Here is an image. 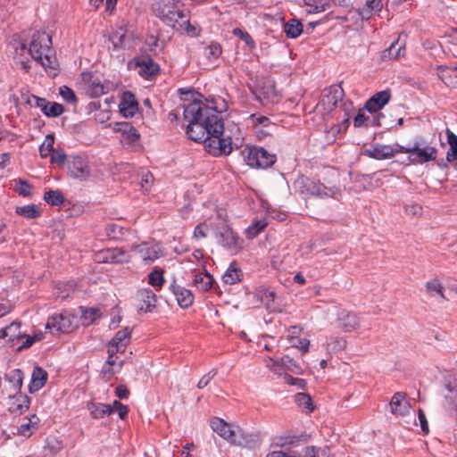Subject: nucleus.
I'll list each match as a JSON object with an SVG mask.
<instances>
[{"label":"nucleus","instance_id":"1","mask_svg":"<svg viewBox=\"0 0 457 457\" xmlns=\"http://www.w3.org/2000/svg\"><path fill=\"white\" fill-rule=\"evenodd\" d=\"M184 120L188 122L186 133L195 142L204 143L205 150L213 156L229 154L233 145L231 137L227 134L221 112L202 101L195 100L183 106Z\"/></svg>","mask_w":457,"mask_h":457},{"label":"nucleus","instance_id":"2","mask_svg":"<svg viewBox=\"0 0 457 457\" xmlns=\"http://www.w3.org/2000/svg\"><path fill=\"white\" fill-rule=\"evenodd\" d=\"M152 9L158 18L177 31L192 37L198 35V29L190 23L188 12L179 0H156Z\"/></svg>","mask_w":457,"mask_h":457},{"label":"nucleus","instance_id":"3","mask_svg":"<svg viewBox=\"0 0 457 457\" xmlns=\"http://www.w3.org/2000/svg\"><path fill=\"white\" fill-rule=\"evenodd\" d=\"M51 37L43 31H35L29 45V54L46 71L55 70L56 60L53 56Z\"/></svg>","mask_w":457,"mask_h":457},{"label":"nucleus","instance_id":"4","mask_svg":"<svg viewBox=\"0 0 457 457\" xmlns=\"http://www.w3.org/2000/svg\"><path fill=\"white\" fill-rule=\"evenodd\" d=\"M295 187L303 195H316L321 198H336L339 194L338 187H327L305 176L299 177L295 182Z\"/></svg>","mask_w":457,"mask_h":457},{"label":"nucleus","instance_id":"5","mask_svg":"<svg viewBox=\"0 0 457 457\" xmlns=\"http://www.w3.org/2000/svg\"><path fill=\"white\" fill-rule=\"evenodd\" d=\"M241 155L245 162L252 168L266 169L276 162V155L263 147L245 146L241 151Z\"/></svg>","mask_w":457,"mask_h":457},{"label":"nucleus","instance_id":"6","mask_svg":"<svg viewBox=\"0 0 457 457\" xmlns=\"http://www.w3.org/2000/svg\"><path fill=\"white\" fill-rule=\"evenodd\" d=\"M80 87L90 97H99L109 90V84L100 74L89 71L81 73Z\"/></svg>","mask_w":457,"mask_h":457},{"label":"nucleus","instance_id":"7","mask_svg":"<svg viewBox=\"0 0 457 457\" xmlns=\"http://www.w3.org/2000/svg\"><path fill=\"white\" fill-rule=\"evenodd\" d=\"M344 96L343 88L339 86H331L325 89L321 99L316 104V111L322 114L329 113L337 106V103L341 101Z\"/></svg>","mask_w":457,"mask_h":457},{"label":"nucleus","instance_id":"8","mask_svg":"<svg viewBox=\"0 0 457 457\" xmlns=\"http://www.w3.org/2000/svg\"><path fill=\"white\" fill-rule=\"evenodd\" d=\"M219 236L221 245L232 254H237L242 250L244 240L228 225H223Z\"/></svg>","mask_w":457,"mask_h":457},{"label":"nucleus","instance_id":"9","mask_svg":"<svg viewBox=\"0 0 457 457\" xmlns=\"http://www.w3.org/2000/svg\"><path fill=\"white\" fill-rule=\"evenodd\" d=\"M46 328L51 333H69L74 328L72 317L67 313L55 314L48 318Z\"/></svg>","mask_w":457,"mask_h":457},{"label":"nucleus","instance_id":"10","mask_svg":"<svg viewBox=\"0 0 457 457\" xmlns=\"http://www.w3.org/2000/svg\"><path fill=\"white\" fill-rule=\"evenodd\" d=\"M437 156L436 147L429 145L420 146L419 143H415L411 147V154L409 155L410 162L413 163H425L435 161Z\"/></svg>","mask_w":457,"mask_h":457},{"label":"nucleus","instance_id":"11","mask_svg":"<svg viewBox=\"0 0 457 457\" xmlns=\"http://www.w3.org/2000/svg\"><path fill=\"white\" fill-rule=\"evenodd\" d=\"M131 332L132 330L129 327L119 330L108 345V354L124 353L131 341Z\"/></svg>","mask_w":457,"mask_h":457},{"label":"nucleus","instance_id":"12","mask_svg":"<svg viewBox=\"0 0 457 457\" xmlns=\"http://www.w3.org/2000/svg\"><path fill=\"white\" fill-rule=\"evenodd\" d=\"M132 249L146 262H153L163 254L161 245L157 243L144 242L133 245Z\"/></svg>","mask_w":457,"mask_h":457},{"label":"nucleus","instance_id":"13","mask_svg":"<svg viewBox=\"0 0 457 457\" xmlns=\"http://www.w3.org/2000/svg\"><path fill=\"white\" fill-rule=\"evenodd\" d=\"M69 174L80 180L87 179L90 176V167L86 159L80 156H73L68 162Z\"/></svg>","mask_w":457,"mask_h":457},{"label":"nucleus","instance_id":"14","mask_svg":"<svg viewBox=\"0 0 457 457\" xmlns=\"http://www.w3.org/2000/svg\"><path fill=\"white\" fill-rule=\"evenodd\" d=\"M390 411L395 416H406L410 414L411 405L403 392H396L389 403Z\"/></svg>","mask_w":457,"mask_h":457},{"label":"nucleus","instance_id":"15","mask_svg":"<svg viewBox=\"0 0 457 457\" xmlns=\"http://www.w3.org/2000/svg\"><path fill=\"white\" fill-rule=\"evenodd\" d=\"M169 289L172 292L178 304L181 308L186 309L193 304L195 299L194 295L189 289L179 285L175 278H173Z\"/></svg>","mask_w":457,"mask_h":457},{"label":"nucleus","instance_id":"16","mask_svg":"<svg viewBox=\"0 0 457 457\" xmlns=\"http://www.w3.org/2000/svg\"><path fill=\"white\" fill-rule=\"evenodd\" d=\"M211 427L213 431L222 438L228 440V442L236 443L237 434L236 431L232 428V425L227 423L220 418L215 417L211 420Z\"/></svg>","mask_w":457,"mask_h":457},{"label":"nucleus","instance_id":"17","mask_svg":"<svg viewBox=\"0 0 457 457\" xmlns=\"http://www.w3.org/2000/svg\"><path fill=\"white\" fill-rule=\"evenodd\" d=\"M338 326L345 332H352L359 328L360 320L356 313L343 310L337 315Z\"/></svg>","mask_w":457,"mask_h":457},{"label":"nucleus","instance_id":"18","mask_svg":"<svg viewBox=\"0 0 457 457\" xmlns=\"http://www.w3.org/2000/svg\"><path fill=\"white\" fill-rule=\"evenodd\" d=\"M391 98L390 90H383L374 94L365 104V109L370 113L382 109Z\"/></svg>","mask_w":457,"mask_h":457},{"label":"nucleus","instance_id":"19","mask_svg":"<svg viewBox=\"0 0 457 457\" xmlns=\"http://www.w3.org/2000/svg\"><path fill=\"white\" fill-rule=\"evenodd\" d=\"M99 262H128L129 261V253L122 248L107 249L101 252L99 254Z\"/></svg>","mask_w":457,"mask_h":457},{"label":"nucleus","instance_id":"20","mask_svg":"<svg viewBox=\"0 0 457 457\" xmlns=\"http://www.w3.org/2000/svg\"><path fill=\"white\" fill-rule=\"evenodd\" d=\"M363 154L376 160H386L394 157L393 146L389 145H373L363 151Z\"/></svg>","mask_w":457,"mask_h":457},{"label":"nucleus","instance_id":"21","mask_svg":"<svg viewBox=\"0 0 457 457\" xmlns=\"http://www.w3.org/2000/svg\"><path fill=\"white\" fill-rule=\"evenodd\" d=\"M114 129L121 133L120 141L125 144H134L139 139V133L129 122H118L115 124Z\"/></svg>","mask_w":457,"mask_h":457},{"label":"nucleus","instance_id":"22","mask_svg":"<svg viewBox=\"0 0 457 457\" xmlns=\"http://www.w3.org/2000/svg\"><path fill=\"white\" fill-rule=\"evenodd\" d=\"M29 396L19 392L11 397L9 410L12 413L22 414L29 408Z\"/></svg>","mask_w":457,"mask_h":457},{"label":"nucleus","instance_id":"23","mask_svg":"<svg viewBox=\"0 0 457 457\" xmlns=\"http://www.w3.org/2000/svg\"><path fill=\"white\" fill-rule=\"evenodd\" d=\"M137 298L142 304L139 307L140 311L145 312H152L156 306V295L149 288H142L137 292Z\"/></svg>","mask_w":457,"mask_h":457},{"label":"nucleus","instance_id":"24","mask_svg":"<svg viewBox=\"0 0 457 457\" xmlns=\"http://www.w3.org/2000/svg\"><path fill=\"white\" fill-rule=\"evenodd\" d=\"M257 295L269 312H277L281 311L279 304L276 302L275 292L261 287Z\"/></svg>","mask_w":457,"mask_h":457},{"label":"nucleus","instance_id":"25","mask_svg":"<svg viewBox=\"0 0 457 457\" xmlns=\"http://www.w3.org/2000/svg\"><path fill=\"white\" fill-rule=\"evenodd\" d=\"M405 53V46L403 43H401L399 38L391 43L390 46L380 54L381 61H388L392 59H397L403 56Z\"/></svg>","mask_w":457,"mask_h":457},{"label":"nucleus","instance_id":"26","mask_svg":"<svg viewBox=\"0 0 457 457\" xmlns=\"http://www.w3.org/2000/svg\"><path fill=\"white\" fill-rule=\"evenodd\" d=\"M39 419L36 415L25 418L23 422L17 428V435L23 437H29L37 429Z\"/></svg>","mask_w":457,"mask_h":457},{"label":"nucleus","instance_id":"27","mask_svg":"<svg viewBox=\"0 0 457 457\" xmlns=\"http://www.w3.org/2000/svg\"><path fill=\"white\" fill-rule=\"evenodd\" d=\"M47 380V372L41 367L36 366L32 371L31 380L29 385L30 393L38 391Z\"/></svg>","mask_w":457,"mask_h":457},{"label":"nucleus","instance_id":"28","mask_svg":"<svg viewBox=\"0 0 457 457\" xmlns=\"http://www.w3.org/2000/svg\"><path fill=\"white\" fill-rule=\"evenodd\" d=\"M137 65L139 68L138 73L145 77L150 78L155 75L159 71V66L151 58L142 57L137 61Z\"/></svg>","mask_w":457,"mask_h":457},{"label":"nucleus","instance_id":"29","mask_svg":"<svg viewBox=\"0 0 457 457\" xmlns=\"http://www.w3.org/2000/svg\"><path fill=\"white\" fill-rule=\"evenodd\" d=\"M138 104L132 94H124L123 100L120 104V111L124 117H132L137 111Z\"/></svg>","mask_w":457,"mask_h":457},{"label":"nucleus","instance_id":"30","mask_svg":"<svg viewBox=\"0 0 457 457\" xmlns=\"http://www.w3.org/2000/svg\"><path fill=\"white\" fill-rule=\"evenodd\" d=\"M91 417L93 419H103L113 412L111 404L101 403H88L87 406Z\"/></svg>","mask_w":457,"mask_h":457},{"label":"nucleus","instance_id":"31","mask_svg":"<svg viewBox=\"0 0 457 457\" xmlns=\"http://www.w3.org/2000/svg\"><path fill=\"white\" fill-rule=\"evenodd\" d=\"M212 277L206 271H198L194 274L193 284L202 291H208L212 287Z\"/></svg>","mask_w":457,"mask_h":457},{"label":"nucleus","instance_id":"32","mask_svg":"<svg viewBox=\"0 0 457 457\" xmlns=\"http://www.w3.org/2000/svg\"><path fill=\"white\" fill-rule=\"evenodd\" d=\"M22 337L21 331V324L19 322H12L9 326L0 329V339L8 337V340L13 342Z\"/></svg>","mask_w":457,"mask_h":457},{"label":"nucleus","instance_id":"33","mask_svg":"<svg viewBox=\"0 0 457 457\" xmlns=\"http://www.w3.org/2000/svg\"><path fill=\"white\" fill-rule=\"evenodd\" d=\"M242 271L239 268H237L236 262H232L225 274L222 277V280L224 283L228 285H234L241 280Z\"/></svg>","mask_w":457,"mask_h":457},{"label":"nucleus","instance_id":"34","mask_svg":"<svg viewBox=\"0 0 457 457\" xmlns=\"http://www.w3.org/2000/svg\"><path fill=\"white\" fill-rule=\"evenodd\" d=\"M164 283L165 278L163 277V270L155 266L148 274V284L156 290H161Z\"/></svg>","mask_w":457,"mask_h":457},{"label":"nucleus","instance_id":"35","mask_svg":"<svg viewBox=\"0 0 457 457\" xmlns=\"http://www.w3.org/2000/svg\"><path fill=\"white\" fill-rule=\"evenodd\" d=\"M446 137L447 143L450 145L449 150L446 153V161L452 162L457 160V136L447 129Z\"/></svg>","mask_w":457,"mask_h":457},{"label":"nucleus","instance_id":"36","mask_svg":"<svg viewBox=\"0 0 457 457\" xmlns=\"http://www.w3.org/2000/svg\"><path fill=\"white\" fill-rule=\"evenodd\" d=\"M284 31L287 37L296 38L303 32V25L300 21L291 19L285 24Z\"/></svg>","mask_w":457,"mask_h":457},{"label":"nucleus","instance_id":"37","mask_svg":"<svg viewBox=\"0 0 457 457\" xmlns=\"http://www.w3.org/2000/svg\"><path fill=\"white\" fill-rule=\"evenodd\" d=\"M268 222L266 219L254 220L252 224L245 229V236L249 239L256 237L266 227Z\"/></svg>","mask_w":457,"mask_h":457},{"label":"nucleus","instance_id":"38","mask_svg":"<svg viewBox=\"0 0 457 457\" xmlns=\"http://www.w3.org/2000/svg\"><path fill=\"white\" fill-rule=\"evenodd\" d=\"M16 213L27 219H36L41 214L38 206L33 204L17 207Z\"/></svg>","mask_w":457,"mask_h":457},{"label":"nucleus","instance_id":"39","mask_svg":"<svg viewBox=\"0 0 457 457\" xmlns=\"http://www.w3.org/2000/svg\"><path fill=\"white\" fill-rule=\"evenodd\" d=\"M248 120L254 129H257L258 127L262 129H268L269 127L274 126V123H272L267 116L258 113L251 114L248 117Z\"/></svg>","mask_w":457,"mask_h":457},{"label":"nucleus","instance_id":"40","mask_svg":"<svg viewBox=\"0 0 457 457\" xmlns=\"http://www.w3.org/2000/svg\"><path fill=\"white\" fill-rule=\"evenodd\" d=\"M222 54V47L217 42H212L209 44L204 51V56L211 62L219 59Z\"/></svg>","mask_w":457,"mask_h":457},{"label":"nucleus","instance_id":"41","mask_svg":"<svg viewBox=\"0 0 457 457\" xmlns=\"http://www.w3.org/2000/svg\"><path fill=\"white\" fill-rule=\"evenodd\" d=\"M44 200L53 206H59L64 202V197L62 194L57 190H49L45 193Z\"/></svg>","mask_w":457,"mask_h":457},{"label":"nucleus","instance_id":"42","mask_svg":"<svg viewBox=\"0 0 457 457\" xmlns=\"http://www.w3.org/2000/svg\"><path fill=\"white\" fill-rule=\"evenodd\" d=\"M305 4L309 7L307 12L309 13H318L327 10L329 6V3L328 1L322 0H304Z\"/></svg>","mask_w":457,"mask_h":457},{"label":"nucleus","instance_id":"43","mask_svg":"<svg viewBox=\"0 0 457 457\" xmlns=\"http://www.w3.org/2000/svg\"><path fill=\"white\" fill-rule=\"evenodd\" d=\"M425 287L427 293L430 295H439L442 298H445L444 287L437 278L428 281L425 284Z\"/></svg>","mask_w":457,"mask_h":457},{"label":"nucleus","instance_id":"44","mask_svg":"<svg viewBox=\"0 0 457 457\" xmlns=\"http://www.w3.org/2000/svg\"><path fill=\"white\" fill-rule=\"evenodd\" d=\"M54 137L47 135L44 142L39 146V154L42 158H46L54 151Z\"/></svg>","mask_w":457,"mask_h":457},{"label":"nucleus","instance_id":"45","mask_svg":"<svg viewBox=\"0 0 457 457\" xmlns=\"http://www.w3.org/2000/svg\"><path fill=\"white\" fill-rule=\"evenodd\" d=\"M7 379L12 384V387L19 391L22 386L23 373L20 369L13 370L7 375Z\"/></svg>","mask_w":457,"mask_h":457},{"label":"nucleus","instance_id":"46","mask_svg":"<svg viewBox=\"0 0 457 457\" xmlns=\"http://www.w3.org/2000/svg\"><path fill=\"white\" fill-rule=\"evenodd\" d=\"M232 34L235 36V37H239L241 40H243L245 42V44L251 49H254L255 48V42L254 40L253 39V37H251V35L247 32V31H245L243 30L242 29L240 28H235L233 30H232Z\"/></svg>","mask_w":457,"mask_h":457},{"label":"nucleus","instance_id":"47","mask_svg":"<svg viewBox=\"0 0 457 457\" xmlns=\"http://www.w3.org/2000/svg\"><path fill=\"white\" fill-rule=\"evenodd\" d=\"M346 346V340L343 337H331L328 343L327 347L333 352H338L345 349Z\"/></svg>","mask_w":457,"mask_h":457},{"label":"nucleus","instance_id":"48","mask_svg":"<svg viewBox=\"0 0 457 457\" xmlns=\"http://www.w3.org/2000/svg\"><path fill=\"white\" fill-rule=\"evenodd\" d=\"M32 186L26 180H15V190L23 196L31 195Z\"/></svg>","mask_w":457,"mask_h":457},{"label":"nucleus","instance_id":"49","mask_svg":"<svg viewBox=\"0 0 457 457\" xmlns=\"http://www.w3.org/2000/svg\"><path fill=\"white\" fill-rule=\"evenodd\" d=\"M295 402L301 407H303L309 411H312V401L309 395L305 393H298L295 395Z\"/></svg>","mask_w":457,"mask_h":457},{"label":"nucleus","instance_id":"50","mask_svg":"<svg viewBox=\"0 0 457 457\" xmlns=\"http://www.w3.org/2000/svg\"><path fill=\"white\" fill-rule=\"evenodd\" d=\"M100 317V311L96 308L85 309L82 312V319L87 325L91 324L94 320Z\"/></svg>","mask_w":457,"mask_h":457},{"label":"nucleus","instance_id":"51","mask_svg":"<svg viewBox=\"0 0 457 457\" xmlns=\"http://www.w3.org/2000/svg\"><path fill=\"white\" fill-rule=\"evenodd\" d=\"M289 343L292 346L299 348L303 353L309 351L310 341L307 338H299L298 337H291Z\"/></svg>","mask_w":457,"mask_h":457},{"label":"nucleus","instance_id":"52","mask_svg":"<svg viewBox=\"0 0 457 457\" xmlns=\"http://www.w3.org/2000/svg\"><path fill=\"white\" fill-rule=\"evenodd\" d=\"M64 112V107L58 103H49L47 112H45V115L47 117H58Z\"/></svg>","mask_w":457,"mask_h":457},{"label":"nucleus","instance_id":"53","mask_svg":"<svg viewBox=\"0 0 457 457\" xmlns=\"http://www.w3.org/2000/svg\"><path fill=\"white\" fill-rule=\"evenodd\" d=\"M59 93L62 97L69 104H75L77 102V97L72 89H71L67 86H62L59 88Z\"/></svg>","mask_w":457,"mask_h":457},{"label":"nucleus","instance_id":"54","mask_svg":"<svg viewBox=\"0 0 457 457\" xmlns=\"http://www.w3.org/2000/svg\"><path fill=\"white\" fill-rule=\"evenodd\" d=\"M299 441H300V437L297 436H280L278 439L277 445L281 447H287L289 445H294Z\"/></svg>","mask_w":457,"mask_h":457},{"label":"nucleus","instance_id":"55","mask_svg":"<svg viewBox=\"0 0 457 457\" xmlns=\"http://www.w3.org/2000/svg\"><path fill=\"white\" fill-rule=\"evenodd\" d=\"M452 73H453V71L449 67H446V66H438L437 67L438 77L447 86L450 85L448 79L451 78Z\"/></svg>","mask_w":457,"mask_h":457},{"label":"nucleus","instance_id":"56","mask_svg":"<svg viewBox=\"0 0 457 457\" xmlns=\"http://www.w3.org/2000/svg\"><path fill=\"white\" fill-rule=\"evenodd\" d=\"M217 371L215 370H212L207 374L204 375L198 381L197 387L200 389L205 387L212 381V379L215 377Z\"/></svg>","mask_w":457,"mask_h":457},{"label":"nucleus","instance_id":"57","mask_svg":"<svg viewBox=\"0 0 457 457\" xmlns=\"http://www.w3.org/2000/svg\"><path fill=\"white\" fill-rule=\"evenodd\" d=\"M66 160V154L62 151L54 150L51 154V162L57 164H63Z\"/></svg>","mask_w":457,"mask_h":457},{"label":"nucleus","instance_id":"58","mask_svg":"<svg viewBox=\"0 0 457 457\" xmlns=\"http://www.w3.org/2000/svg\"><path fill=\"white\" fill-rule=\"evenodd\" d=\"M208 230V226L205 223L198 224L194 230V237L195 238H204L206 237V231Z\"/></svg>","mask_w":457,"mask_h":457},{"label":"nucleus","instance_id":"59","mask_svg":"<svg viewBox=\"0 0 457 457\" xmlns=\"http://www.w3.org/2000/svg\"><path fill=\"white\" fill-rule=\"evenodd\" d=\"M372 12H378L382 10V0H367L365 4Z\"/></svg>","mask_w":457,"mask_h":457},{"label":"nucleus","instance_id":"60","mask_svg":"<svg viewBox=\"0 0 457 457\" xmlns=\"http://www.w3.org/2000/svg\"><path fill=\"white\" fill-rule=\"evenodd\" d=\"M119 369H114V367L104 365L102 370V374L104 378L108 381L118 371Z\"/></svg>","mask_w":457,"mask_h":457},{"label":"nucleus","instance_id":"61","mask_svg":"<svg viewBox=\"0 0 457 457\" xmlns=\"http://www.w3.org/2000/svg\"><path fill=\"white\" fill-rule=\"evenodd\" d=\"M366 116L363 110H360L353 119V125L355 128H360L365 125Z\"/></svg>","mask_w":457,"mask_h":457},{"label":"nucleus","instance_id":"62","mask_svg":"<svg viewBox=\"0 0 457 457\" xmlns=\"http://www.w3.org/2000/svg\"><path fill=\"white\" fill-rule=\"evenodd\" d=\"M153 175L147 171L145 172L141 179V186L145 190H148L152 182H153Z\"/></svg>","mask_w":457,"mask_h":457},{"label":"nucleus","instance_id":"63","mask_svg":"<svg viewBox=\"0 0 457 457\" xmlns=\"http://www.w3.org/2000/svg\"><path fill=\"white\" fill-rule=\"evenodd\" d=\"M266 366L272 371L276 373H280L282 371V366L278 363V361L269 358L267 361Z\"/></svg>","mask_w":457,"mask_h":457},{"label":"nucleus","instance_id":"64","mask_svg":"<svg viewBox=\"0 0 457 457\" xmlns=\"http://www.w3.org/2000/svg\"><path fill=\"white\" fill-rule=\"evenodd\" d=\"M319 451L320 449L315 446H307L300 457H319Z\"/></svg>","mask_w":457,"mask_h":457}]
</instances>
